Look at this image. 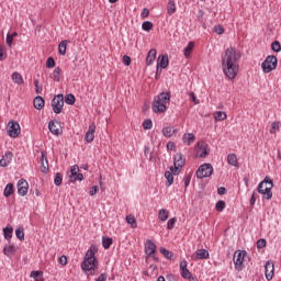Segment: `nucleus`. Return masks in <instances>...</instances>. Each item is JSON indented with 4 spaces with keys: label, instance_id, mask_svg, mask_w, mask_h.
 I'll return each mask as SVG.
<instances>
[{
    "label": "nucleus",
    "instance_id": "nucleus-48",
    "mask_svg": "<svg viewBox=\"0 0 281 281\" xmlns=\"http://www.w3.org/2000/svg\"><path fill=\"white\" fill-rule=\"evenodd\" d=\"M46 67H47V69H53V67H56V60L54 59V57L47 58Z\"/></svg>",
    "mask_w": 281,
    "mask_h": 281
},
{
    "label": "nucleus",
    "instance_id": "nucleus-16",
    "mask_svg": "<svg viewBox=\"0 0 281 281\" xmlns=\"http://www.w3.org/2000/svg\"><path fill=\"white\" fill-rule=\"evenodd\" d=\"M145 254L146 256H155L157 254V245L150 239L145 243Z\"/></svg>",
    "mask_w": 281,
    "mask_h": 281
},
{
    "label": "nucleus",
    "instance_id": "nucleus-54",
    "mask_svg": "<svg viewBox=\"0 0 281 281\" xmlns=\"http://www.w3.org/2000/svg\"><path fill=\"white\" fill-rule=\"evenodd\" d=\"M214 32L216 34H224L225 33V29L222 25H215L214 26Z\"/></svg>",
    "mask_w": 281,
    "mask_h": 281
},
{
    "label": "nucleus",
    "instance_id": "nucleus-46",
    "mask_svg": "<svg viewBox=\"0 0 281 281\" xmlns=\"http://www.w3.org/2000/svg\"><path fill=\"white\" fill-rule=\"evenodd\" d=\"M225 201L220 200L216 204H215V210L216 212H223V210H225Z\"/></svg>",
    "mask_w": 281,
    "mask_h": 281
},
{
    "label": "nucleus",
    "instance_id": "nucleus-56",
    "mask_svg": "<svg viewBox=\"0 0 281 281\" xmlns=\"http://www.w3.org/2000/svg\"><path fill=\"white\" fill-rule=\"evenodd\" d=\"M98 186H92L89 191L90 196H95V194H98Z\"/></svg>",
    "mask_w": 281,
    "mask_h": 281
},
{
    "label": "nucleus",
    "instance_id": "nucleus-33",
    "mask_svg": "<svg viewBox=\"0 0 281 281\" xmlns=\"http://www.w3.org/2000/svg\"><path fill=\"white\" fill-rule=\"evenodd\" d=\"M177 12V4L175 3V0H169L167 5V14L171 16V14H175Z\"/></svg>",
    "mask_w": 281,
    "mask_h": 281
},
{
    "label": "nucleus",
    "instance_id": "nucleus-1",
    "mask_svg": "<svg viewBox=\"0 0 281 281\" xmlns=\"http://www.w3.org/2000/svg\"><path fill=\"white\" fill-rule=\"evenodd\" d=\"M239 61L240 54L236 52V48L229 47L225 50V54L222 56V69L228 80H234L238 76L240 69Z\"/></svg>",
    "mask_w": 281,
    "mask_h": 281
},
{
    "label": "nucleus",
    "instance_id": "nucleus-45",
    "mask_svg": "<svg viewBox=\"0 0 281 281\" xmlns=\"http://www.w3.org/2000/svg\"><path fill=\"white\" fill-rule=\"evenodd\" d=\"M55 186H63V173L57 172L54 178Z\"/></svg>",
    "mask_w": 281,
    "mask_h": 281
},
{
    "label": "nucleus",
    "instance_id": "nucleus-42",
    "mask_svg": "<svg viewBox=\"0 0 281 281\" xmlns=\"http://www.w3.org/2000/svg\"><path fill=\"white\" fill-rule=\"evenodd\" d=\"M65 102H66V104L74 105V104H76V97L71 93L66 94Z\"/></svg>",
    "mask_w": 281,
    "mask_h": 281
},
{
    "label": "nucleus",
    "instance_id": "nucleus-55",
    "mask_svg": "<svg viewBox=\"0 0 281 281\" xmlns=\"http://www.w3.org/2000/svg\"><path fill=\"white\" fill-rule=\"evenodd\" d=\"M149 14H150V11L148 10V8H144L140 13V18L148 19Z\"/></svg>",
    "mask_w": 281,
    "mask_h": 281
},
{
    "label": "nucleus",
    "instance_id": "nucleus-57",
    "mask_svg": "<svg viewBox=\"0 0 281 281\" xmlns=\"http://www.w3.org/2000/svg\"><path fill=\"white\" fill-rule=\"evenodd\" d=\"M123 65H125V67L131 65V57L128 55L123 56Z\"/></svg>",
    "mask_w": 281,
    "mask_h": 281
},
{
    "label": "nucleus",
    "instance_id": "nucleus-30",
    "mask_svg": "<svg viewBox=\"0 0 281 281\" xmlns=\"http://www.w3.org/2000/svg\"><path fill=\"white\" fill-rule=\"evenodd\" d=\"M13 234L14 228H12V226H7L5 228H3V236L5 240H8V243H10V239L12 238Z\"/></svg>",
    "mask_w": 281,
    "mask_h": 281
},
{
    "label": "nucleus",
    "instance_id": "nucleus-41",
    "mask_svg": "<svg viewBox=\"0 0 281 281\" xmlns=\"http://www.w3.org/2000/svg\"><path fill=\"white\" fill-rule=\"evenodd\" d=\"M160 254H162V256H165V258L167 260H172V256H173L172 251H169L168 249L161 247L160 248Z\"/></svg>",
    "mask_w": 281,
    "mask_h": 281
},
{
    "label": "nucleus",
    "instance_id": "nucleus-24",
    "mask_svg": "<svg viewBox=\"0 0 281 281\" xmlns=\"http://www.w3.org/2000/svg\"><path fill=\"white\" fill-rule=\"evenodd\" d=\"M157 58V49L155 48H151L148 54H147V57H146V65H153V63H155Z\"/></svg>",
    "mask_w": 281,
    "mask_h": 281
},
{
    "label": "nucleus",
    "instance_id": "nucleus-44",
    "mask_svg": "<svg viewBox=\"0 0 281 281\" xmlns=\"http://www.w3.org/2000/svg\"><path fill=\"white\" fill-rule=\"evenodd\" d=\"M142 30H144V32H150V30H153V22L150 21L143 22Z\"/></svg>",
    "mask_w": 281,
    "mask_h": 281
},
{
    "label": "nucleus",
    "instance_id": "nucleus-51",
    "mask_svg": "<svg viewBox=\"0 0 281 281\" xmlns=\"http://www.w3.org/2000/svg\"><path fill=\"white\" fill-rule=\"evenodd\" d=\"M177 224V217H172L167 222V229H175V225Z\"/></svg>",
    "mask_w": 281,
    "mask_h": 281
},
{
    "label": "nucleus",
    "instance_id": "nucleus-25",
    "mask_svg": "<svg viewBox=\"0 0 281 281\" xmlns=\"http://www.w3.org/2000/svg\"><path fill=\"white\" fill-rule=\"evenodd\" d=\"M33 106L37 111H41V109L45 106V99H43V97L40 95L35 97V99L33 100Z\"/></svg>",
    "mask_w": 281,
    "mask_h": 281
},
{
    "label": "nucleus",
    "instance_id": "nucleus-62",
    "mask_svg": "<svg viewBox=\"0 0 281 281\" xmlns=\"http://www.w3.org/2000/svg\"><path fill=\"white\" fill-rule=\"evenodd\" d=\"M256 205V191L252 192L250 198V207H254Z\"/></svg>",
    "mask_w": 281,
    "mask_h": 281
},
{
    "label": "nucleus",
    "instance_id": "nucleus-10",
    "mask_svg": "<svg viewBox=\"0 0 281 281\" xmlns=\"http://www.w3.org/2000/svg\"><path fill=\"white\" fill-rule=\"evenodd\" d=\"M8 135L12 139H16V137L21 135V125H19V123L15 121H10L8 123Z\"/></svg>",
    "mask_w": 281,
    "mask_h": 281
},
{
    "label": "nucleus",
    "instance_id": "nucleus-3",
    "mask_svg": "<svg viewBox=\"0 0 281 281\" xmlns=\"http://www.w3.org/2000/svg\"><path fill=\"white\" fill-rule=\"evenodd\" d=\"M170 102V93L161 92L157 97H155L153 102V111L154 113H166L168 111L167 104Z\"/></svg>",
    "mask_w": 281,
    "mask_h": 281
},
{
    "label": "nucleus",
    "instance_id": "nucleus-13",
    "mask_svg": "<svg viewBox=\"0 0 281 281\" xmlns=\"http://www.w3.org/2000/svg\"><path fill=\"white\" fill-rule=\"evenodd\" d=\"M198 149H196V157H200L201 159H205L207 155H210V148H207V144L204 142L198 143L196 144Z\"/></svg>",
    "mask_w": 281,
    "mask_h": 281
},
{
    "label": "nucleus",
    "instance_id": "nucleus-49",
    "mask_svg": "<svg viewBox=\"0 0 281 281\" xmlns=\"http://www.w3.org/2000/svg\"><path fill=\"white\" fill-rule=\"evenodd\" d=\"M143 128H144L145 131H150V128H153V121H151L150 119L145 120V121L143 122Z\"/></svg>",
    "mask_w": 281,
    "mask_h": 281
},
{
    "label": "nucleus",
    "instance_id": "nucleus-63",
    "mask_svg": "<svg viewBox=\"0 0 281 281\" xmlns=\"http://www.w3.org/2000/svg\"><path fill=\"white\" fill-rule=\"evenodd\" d=\"M227 192V189H225V187H220L218 189H217V194H220V195H223V194H225Z\"/></svg>",
    "mask_w": 281,
    "mask_h": 281
},
{
    "label": "nucleus",
    "instance_id": "nucleus-22",
    "mask_svg": "<svg viewBox=\"0 0 281 281\" xmlns=\"http://www.w3.org/2000/svg\"><path fill=\"white\" fill-rule=\"evenodd\" d=\"M173 166L177 168H183L186 166V160L183 159V154H176L173 157Z\"/></svg>",
    "mask_w": 281,
    "mask_h": 281
},
{
    "label": "nucleus",
    "instance_id": "nucleus-59",
    "mask_svg": "<svg viewBox=\"0 0 281 281\" xmlns=\"http://www.w3.org/2000/svg\"><path fill=\"white\" fill-rule=\"evenodd\" d=\"M189 98L194 104H199V99H196V94H194V92H190Z\"/></svg>",
    "mask_w": 281,
    "mask_h": 281
},
{
    "label": "nucleus",
    "instance_id": "nucleus-2",
    "mask_svg": "<svg viewBox=\"0 0 281 281\" xmlns=\"http://www.w3.org/2000/svg\"><path fill=\"white\" fill-rule=\"evenodd\" d=\"M95 251L98 248L95 245H91L87 250L83 261L81 262V269L86 276H95V269H98V259H95Z\"/></svg>",
    "mask_w": 281,
    "mask_h": 281
},
{
    "label": "nucleus",
    "instance_id": "nucleus-61",
    "mask_svg": "<svg viewBox=\"0 0 281 281\" xmlns=\"http://www.w3.org/2000/svg\"><path fill=\"white\" fill-rule=\"evenodd\" d=\"M34 86H35L36 93H42L43 92V87L38 86V80L34 81Z\"/></svg>",
    "mask_w": 281,
    "mask_h": 281
},
{
    "label": "nucleus",
    "instance_id": "nucleus-11",
    "mask_svg": "<svg viewBox=\"0 0 281 281\" xmlns=\"http://www.w3.org/2000/svg\"><path fill=\"white\" fill-rule=\"evenodd\" d=\"M48 130L52 135H56V137L63 135V127L60 126V122L58 121H50L48 123Z\"/></svg>",
    "mask_w": 281,
    "mask_h": 281
},
{
    "label": "nucleus",
    "instance_id": "nucleus-38",
    "mask_svg": "<svg viewBox=\"0 0 281 281\" xmlns=\"http://www.w3.org/2000/svg\"><path fill=\"white\" fill-rule=\"evenodd\" d=\"M165 178L167 179V183H166L167 188H170V186L175 183V176L170 171H166Z\"/></svg>",
    "mask_w": 281,
    "mask_h": 281
},
{
    "label": "nucleus",
    "instance_id": "nucleus-6",
    "mask_svg": "<svg viewBox=\"0 0 281 281\" xmlns=\"http://www.w3.org/2000/svg\"><path fill=\"white\" fill-rule=\"evenodd\" d=\"M245 256H247L246 250H237L234 254L233 262L235 267V271H243L245 269Z\"/></svg>",
    "mask_w": 281,
    "mask_h": 281
},
{
    "label": "nucleus",
    "instance_id": "nucleus-27",
    "mask_svg": "<svg viewBox=\"0 0 281 281\" xmlns=\"http://www.w3.org/2000/svg\"><path fill=\"white\" fill-rule=\"evenodd\" d=\"M12 194H14V184L13 183H8L3 190V196H5V199L12 196Z\"/></svg>",
    "mask_w": 281,
    "mask_h": 281
},
{
    "label": "nucleus",
    "instance_id": "nucleus-19",
    "mask_svg": "<svg viewBox=\"0 0 281 281\" xmlns=\"http://www.w3.org/2000/svg\"><path fill=\"white\" fill-rule=\"evenodd\" d=\"M168 65H170L168 55H159L157 60V66L160 67L161 69H168Z\"/></svg>",
    "mask_w": 281,
    "mask_h": 281
},
{
    "label": "nucleus",
    "instance_id": "nucleus-12",
    "mask_svg": "<svg viewBox=\"0 0 281 281\" xmlns=\"http://www.w3.org/2000/svg\"><path fill=\"white\" fill-rule=\"evenodd\" d=\"M276 273V266L273 261L268 260L265 265V276L268 281L273 280V276Z\"/></svg>",
    "mask_w": 281,
    "mask_h": 281
},
{
    "label": "nucleus",
    "instance_id": "nucleus-26",
    "mask_svg": "<svg viewBox=\"0 0 281 281\" xmlns=\"http://www.w3.org/2000/svg\"><path fill=\"white\" fill-rule=\"evenodd\" d=\"M126 224L131 225L132 229H137V220L135 218V215L130 214L125 217Z\"/></svg>",
    "mask_w": 281,
    "mask_h": 281
},
{
    "label": "nucleus",
    "instance_id": "nucleus-64",
    "mask_svg": "<svg viewBox=\"0 0 281 281\" xmlns=\"http://www.w3.org/2000/svg\"><path fill=\"white\" fill-rule=\"evenodd\" d=\"M175 143L173 142H168L167 143V150H175Z\"/></svg>",
    "mask_w": 281,
    "mask_h": 281
},
{
    "label": "nucleus",
    "instance_id": "nucleus-17",
    "mask_svg": "<svg viewBox=\"0 0 281 281\" xmlns=\"http://www.w3.org/2000/svg\"><path fill=\"white\" fill-rule=\"evenodd\" d=\"M95 139V124H90L88 131L85 135V140L88 144H91Z\"/></svg>",
    "mask_w": 281,
    "mask_h": 281
},
{
    "label": "nucleus",
    "instance_id": "nucleus-23",
    "mask_svg": "<svg viewBox=\"0 0 281 281\" xmlns=\"http://www.w3.org/2000/svg\"><path fill=\"white\" fill-rule=\"evenodd\" d=\"M195 139H196V136H194V134L192 133H188L182 136V142L183 144H186V146H192Z\"/></svg>",
    "mask_w": 281,
    "mask_h": 281
},
{
    "label": "nucleus",
    "instance_id": "nucleus-53",
    "mask_svg": "<svg viewBox=\"0 0 281 281\" xmlns=\"http://www.w3.org/2000/svg\"><path fill=\"white\" fill-rule=\"evenodd\" d=\"M257 247H258V249H265V247H267V240L266 239H259L257 241Z\"/></svg>",
    "mask_w": 281,
    "mask_h": 281
},
{
    "label": "nucleus",
    "instance_id": "nucleus-31",
    "mask_svg": "<svg viewBox=\"0 0 281 281\" xmlns=\"http://www.w3.org/2000/svg\"><path fill=\"white\" fill-rule=\"evenodd\" d=\"M60 74H63V69L60 67H56L54 69V71L50 75V78L55 81V82H60Z\"/></svg>",
    "mask_w": 281,
    "mask_h": 281
},
{
    "label": "nucleus",
    "instance_id": "nucleus-9",
    "mask_svg": "<svg viewBox=\"0 0 281 281\" xmlns=\"http://www.w3.org/2000/svg\"><path fill=\"white\" fill-rule=\"evenodd\" d=\"M68 177L71 183H76V181H85V176L80 173V167H78V165L71 166Z\"/></svg>",
    "mask_w": 281,
    "mask_h": 281
},
{
    "label": "nucleus",
    "instance_id": "nucleus-34",
    "mask_svg": "<svg viewBox=\"0 0 281 281\" xmlns=\"http://www.w3.org/2000/svg\"><path fill=\"white\" fill-rule=\"evenodd\" d=\"M169 214H170V213H169L168 210H166V209L159 210V212H158V218H159V221H161L162 223H166V221H168Z\"/></svg>",
    "mask_w": 281,
    "mask_h": 281
},
{
    "label": "nucleus",
    "instance_id": "nucleus-47",
    "mask_svg": "<svg viewBox=\"0 0 281 281\" xmlns=\"http://www.w3.org/2000/svg\"><path fill=\"white\" fill-rule=\"evenodd\" d=\"M41 172H43L44 175H47V172H49V160H47V158H46V165L45 162H42L41 165Z\"/></svg>",
    "mask_w": 281,
    "mask_h": 281
},
{
    "label": "nucleus",
    "instance_id": "nucleus-32",
    "mask_svg": "<svg viewBox=\"0 0 281 281\" xmlns=\"http://www.w3.org/2000/svg\"><path fill=\"white\" fill-rule=\"evenodd\" d=\"M175 133H177V130H172V126L162 127L164 137L170 138Z\"/></svg>",
    "mask_w": 281,
    "mask_h": 281
},
{
    "label": "nucleus",
    "instance_id": "nucleus-7",
    "mask_svg": "<svg viewBox=\"0 0 281 281\" xmlns=\"http://www.w3.org/2000/svg\"><path fill=\"white\" fill-rule=\"evenodd\" d=\"M213 173L214 167L211 164L201 165L195 172L198 179H206L207 177H212Z\"/></svg>",
    "mask_w": 281,
    "mask_h": 281
},
{
    "label": "nucleus",
    "instance_id": "nucleus-36",
    "mask_svg": "<svg viewBox=\"0 0 281 281\" xmlns=\"http://www.w3.org/2000/svg\"><path fill=\"white\" fill-rule=\"evenodd\" d=\"M13 82L15 85H23V76H21V74H19L18 71L13 72L11 76Z\"/></svg>",
    "mask_w": 281,
    "mask_h": 281
},
{
    "label": "nucleus",
    "instance_id": "nucleus-20",
    "mask_svg": "<svg viewBox=\"0 0 281 281\" xmlns=\"http://www.w3.org/2000/svg\"><path fill=\"white\" fill-rule=\"evenodd\" d=\"M210 259V251L206 249H198L195 252V260H207Z\"/></svg>",
    "mask_w": 281,
    "mask_h": 281
},
{
    "label": "nucleus",
    "instance_id": "nucleus-18",
    "mask_svg": "<svg viewBox=\"0 0 281 281\" xmlns=\"http://www.w3.org/2000/svg\"><path fill=\"white\" fill-rule=\"evenodd\" d=\"M180 271L181 277L184 280H188L192 276V272H190V270L188 269V261L186 259L180 261Z\"/></svg>",
    "mask_w": 281,
    "mask_h": 281
},
{
    "label": "nucleus",
    "instance_id": "nucleus-35",
    "mask_svg": "<svg viewBox=\"0 0 281 281\" xmlns=\"http://www.w3.org/2000/svg\"><path fill=\"white\" fill-rule=\"evenodd\" d=\"M192 49H194V42H189L183 49V54L186 58H190V54H192Z\"/></svg>",
    "mask_w": 281,
    "mask_h": 281
},
{
    "label": "nucleus",
    "instance_id": "nucleus-21",
    "mask_svg": "<svg viewBox=\"0 0 281 281\" xmlns=\"http://www.w3.org/2000/svg\"><path fill=\"white\" fill-rule=\"evenodd\" d=\"M3 254L7 256V258H12V255L16 254V247L14 244L9 243V245L4 246Z\"/></svg>",
    "mask_w": 281,
    "mask_h": 281
},
{
    "label": "nucleus",
    "instance_id": "nucleus-4",
    "mask_svg": "<svg viewBox=\"0 0 281 281\" xmlns=\"http://www.w3.org/2000/svg\"><path fill=\"white\" fill-rule=\"evenodd\" d=\"M273 189V180L269 177H266L259 184H258V192L259 194L263 195V199H267V201H270V199L273 198V192L271 191Z\"/></svg>",
    "mask_w": 281,
    "mask_h": 281
},
{
    "label": "nucleus",
    "instance_id": "nucleus-8",
    "mask_svg": "<svg viewBox=\"0 0 281 281\" xmlns=\"http://www.w3.org/2000/svg\"><path fill=\"white\" fill-rule=\"evenodd\" d=\"M63 106H65V97H63V94L55 95L52 100V108L54 113H56V115L63 113Z\"/></svg>",
    "mask_w": 281,
    "mask_h": 281
},
{
    "label": "nucleus",
    "instance_id": "nucleus-40",
    "mask_svg": "<svg viewBox=\"0 0 281 281\" xmlns=\"http://www.w3.org/2000/svg\"><path fill=\"white\" fill-rule=\"evenodd\" d=\"M31 278H33L35 281H43V271H32Z\"/></svg>",
    "mask_w": 281,
    "mask_h": 281
},
{
    "label": "nucleus",
    "instance_id": "nucleus-29",
    "mask_svg": "<svg viewBox=\"0 0 281 281\" xmlns=\"http://www.w3.org/2000/svg\"><path fill=\"white\" fill-rule=\"evenodd\" d=\"M227 164L234 166V168H238V156H236V154H229L227 156Z\"/></svg>",
    "mask_w": 281,
    "mask_h": 281
},
{
    "label": "nucleus",
    "instance_id": "nucleus-39",
    "mask_svg": "<svg viewBox=\"0 0 281 281\" xmlns=\"http://www.w3.org/2000/svg\"><path fill=\"white\" fill-rule=\"evenodd\" d=\"M214 119L216 122H223V120H227V114L223 111H217L214 114Z\"/></svg>",
    "mask_w": 281,
    "mask_h": 281
},
{
    "label": "nucleus",
    "instance_id": "nucleus-52",
    "mask_svg": "<svg viewBox=\"0 0 281 281\" xmlns=\"http://www.w3.org/2000/svg\"><path fill=\"white\" fill-rule=\"evenodd\" d=\"M5 43H7L8 47H12V44L14 43V37H12L10 35V33L7 34Z\"/></svg>",
    "mask_w": 281,
    "mask_h": 281
},
{
    "label": "nucleus",
    "instance_id": "nucleus-28",
    "mask_svg": "<svg viewBox=\"0 0 281 281\" xmlns=\"http://www.w3.org/2000/svg\"><path fill=\"white\" fill-rule=\"evenodd\" d=\"M69 44V41L64 40L59 43L58 45V54L60 56H65V54H67V45Z\"/></svg>",
    "mask_w": 281,
    "mask_h": 281
},
{
    "label": "nucleus",
    "instance_id": "nucleus-50",
    "mask_svg": "<svg viewBox=\"0 0 281 281\" xmlns=\"http://www.w3.org/2000/svg\"><path fill=\"white\" fill-rule=\"evenodd\" d=\"M271 49H272V52H276L277 54H278L279 52H281L280 42L274 41V42L271 44Z\"/></svg>",
    "mask_w": 281,
    "mask_h": 281
},
{
    "label": "nucleus",
    "instance_id": "nucleus-37",
    "mask_svg": "<svg viewBox=\"0 0 281 281\" xmlns=\"http://www.w3.org/2000/svg\"><path fill=\"white\" fill-rule=\"evenodd\" d=\"M113 245V238L110 237H102V247L105 249H111V246Z\"/></svg>",
    "mask_w": 281,
    "mask_h": 281
},
{
    "label": "nucleus",
    "instance_id": "nucleus-5",
    "mask_svg": "<svg viewBox=\"0 0 281 281\" xmlns=\"http://www.w3.org/2000/svg\"><path fill=\"white\" fill-rule=\"evenodd\" d=\"M263 74H271L274 69L278 68V57L269 55L261 64Z\"/></svg>",
    "mask_w": 281,
    "mask_h": 281
},
{
    "label": "nucleus",
    "instance_id": "nucleus-60",
    "mask_svg": "<svg viewBox=\"0 0 281 281\" xmlns=\"http://www.w3.org/2000/svg\"><path fill=\"white\" fill-rule=\"evenodd\" d=\"M59 265H61L63 267L67 265V256L63 255L61 257H59Z\"/></svg>",
    "mask_w": 281,
    "mask_h": 281
},
{
    "label": "nucleus",
    "instance_id": "nucleus-43",
    "mask_svg": "<svg viewBox=\"0 0 281 281\" xmlns=\"http://www.w3.org/2000/svg\"><path fill=\"white\" fill-rule=\"evenodd\" d=\"M15 236L19 240H25V232L23 231V228H18L15 229Z\"/></svg>",
    "mask_w": 281,
    "mask_h": 281
},
{
    "label": "nucleus",
    "instance_id": "nucleus-58",
    "mask_svg": "<svg viewBox=\"0 0 281 281\" xmlns=\"http://www.w3.org/2000/svg\"><path fill=\"white\" fill-rule=\"evenodd\" d=\"M170 172L172 175H179V172H181V167H177V166L170 167Z\"/></svg>",
    "mask_w": 281,
    "mask_h": 281
},
{
    "label": "nucleus",
    "instance_id": "nucleus-15",
    "mask_svg": "<svg viewBox=\"0 0 281 281\" xmlns=\"http://www.w3.org/2000/svg\"><path fill=\"white\" fill-rule=\"evenodd\" d=\"M13 157H14V154H12V151L10 150L5 151L2 158L0 159L1 168H8V165L12 164Z\"/></svg>",
    "mask_w": 281,
    "mask_h": 281
},
{
    "label": "nucleus",
    "instance_id": "nucleus-14",
    "mask_svg": "<svg viewBox=\"0 0 281 281\" xmlns=\"http://www.w3.org/2000/svg\"><path fill=\"white\" fill-rule=\"evenodd\" d=\"M27 190H30V184L26 182L25 179H20L18 181V194L20 196L27 195Z\"/></svg>",
    "mask_w": 281,
    "mask_h": 281
}]
</instances>
